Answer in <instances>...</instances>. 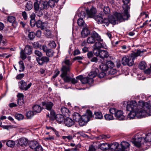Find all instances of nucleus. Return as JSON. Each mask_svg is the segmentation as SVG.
Instances as JSON below:
<instances>
[{
	"label": "nucleus",
	"instance_id": "nucleus-1",
	"mask_svg": "<svg viewBox=\"0 0 151 151\" xmlns=\"http://www.w3.org/2000/svg\"><path fill=\"white\" fill-rule=\"evenodd\" d=\"M151 115V101L148 103L139 101L138 103L133 101V116L134 118H142Z\"/></svg>",
	"mask_w": 151,
	"mask_h": 151
},
{
	"label": "nucleus",
	"instance_id": "nucleus-2",
	"mask_svg": "<svg viewBox=\"0 0 151 151\" xmlns=\"http://www.w3.org/2000/svg\"><path fill=\"white\" fill-rule=\"evenodd\" d=\"M123 7L124 9L123 13L122 14L117 12L115 13L114 14L115 17H111L109 18V23L114 25L116 23V20L120 22H122L128 19L130 17V15L128 12V7L126 5L123 6Z\"/></svg>",
	"mask_w": 151,
	"mask_h": 151
},
{
	"label": "nucleus",
	"instance_id": "nucleus-3",
	"mask_svg": "<svg viewBox=\"0 0 151 151\" xmlns=\"http://www.w3.org/2000/svg\"><path fill=\"white\" fill-rule=\"evenodd\" d=\"M40 2V1L37 0V2L35 3L34 7L36 11V13L39 14V16H42L43 14V9H47V6H44Z\"/></svg>",
	"mask_w": 151,
	"mask_h": 151
},
{
	"label": "nucleus",
	"instance_id": "nucleus-4",
	"mask_svg": "<svg viewBox=\"0 0 151 151\" xmlns=\"http://www.w3.org/2000/svg\"><path fill=\"white\" fill-rule=\"evenodd\" d=\"M72 63L69 60H65L63 63V67L62 68V71H63L62 75L66 74L67 72H69L71 68Z\"/></svg>",
	"mask_w": 151,
	"mask_h": 151
},
{
	"label": "nucleus",
	"instance_id": "nucleus-5",
	"mask_svg": "<svg viewBox=\"0 0 151 151\" xmlns=\"http://www.w3.org/2000/svg\"><path fill=\"white\" fill-rule=\"evenodd\" d=\"M87 115H85L82 116V119L83 122H80L81 125H84L90 120L91 118L93 117V115L91 111L89 110H87Z\"/></svg>",
	"mask_w": 151,
	"mask_h": 151
},
{
	"label": "nucleus",
	"instance_id": "nucleus-6",
	"mask_svg": "<svg viewBox=\"0 0 151 151\" xmlns=\"http://www.w3.org/2000/svg\"><path fill=\"white\" fill-rule=\"evenodd\" d=\"M19 86L20 90H27L29 89L32 85L31 83H30L27 86V83L24 80H22L19 82Z\"/></svg>",
	"mask_w": 151,
	"mask_h": 151
},
{
	"label": "nucleus",
	"instance_id": "nucleus-7",
	"mask_svg": "<svg viewBox=\"0 0 151 151\" xmlns=\"http://www.w3.org/2000/svg\"><path fill=\"white\" fill-rule=\"evenodd\" d=\"M142 137L139 134L135 135L133 138V143L135 146L138 147H139L141 146V142Z\"/></svg>",
	"mask_w": 151,
	"mask_h": 151
},
{
	"label": "nucleus",
	"instance_id": "nucleus-8",
	"mask_svg": "<svg viewBox=\"0 0 151 151\" xmlns=\"http://www.w3.org/2000/svg\"><path fill=\"white\" fill-rule=\"evenodd\" d=\"M82 116H81L78 113L75 112L74 113L73 115V120L77 122H78L79 124L81 126H83V125H81L80 124V122H83V120L82 119Z\"/></svg>",
	"mask_w": 151,
	"mask_h": 151
},
{
	"label": "nucleus",
	"instance_id": "nucleus-9",
	"mask_svg": "<svg viewBox=\"0 0 151 151\" xmlns=\"http://www.w3.org/2000/svg\"><path fill=\"white\" fill-rule=\"evenodd\" d=\"M36 60L38 64L40 65H42L44 63H47L49 60V58L46 56H43L40 58H37Z\"/></svg>",
	"mask_w": 151,
	"mask_h": 151
},
{
	"label": "nucleus",
	"instance_id": "nucleus-10",
	"mask_svg": "<svg viewBox=\"0 0 151 151\" xmlns=\"http://www.w3.org/2000/svg\"><path fill=\"white\" fill-rule=\"evenodd\" d=\"M76 79L79 80L82 84L88 83L89 84H90L92 83L89 82V78H88V77H83L82 75H80L77 76Z\"/></svg>",
	"mask_w": 151,
	"mask_h": 151
},
{
	"label": "nucleus",
	"instance_id": "nucleus-11",
	"mask_svg": "<svg viewBox=\"0 0 151 151\" xmlns=\"http://www.w3.org/2000/svg\"><path fill=\"white\" fill-rule=\"evenodd\" d=\"M132 101H131L129 102H127L126 107L127 110L128 111H130L127 116V118L128 119H129V120H130L132 119V117L131 116V115L132 114Z\"/></svg>",
	"mask_w": 151,
	"mask_h": 151
},
{
	"label": "nucleus",
	"instance_id": "nucleus-12",
	"mask_svg": "<svg viewBox=\"0 0 151 151\" xmlns=\"http://www.w3.org/2000/svg\"><path fill=\"white\" fill-rule=\"evenodd\" d=\"M42 104L44 108L48 111L51 110L54 105V104L51 102H42Z\"/></svg>",
	"mask_w": 151,
	"mask_h": 151
},
{
	"label": "nucleus",
	"instance_id": "nucleus-13",
	"mask_svg": "<svg viewBox=\"0 0 151 151\" xmlns=\"http://www.w3.org/2000/svg\"><path fill=\"white\" fill-rule=\"evenodd\" d=\"M129 144L127 142H123L119 145V150L121 151H126V149L129 147Z\"/></svg>",
	"mask_w": 151,
	"mask_h": 151
},
{
	"label": "nucleus",
	"instance_id": "nucleus-14",
	"mask_svg": "<svg viewBox=\"0 0 151 151\" xmlns=\"http://www.w3.org/2000/svg\"><path fill=\"white\" fill-rule=\"evenodd\" d=\"M64 123L66 126L70 127L74 124V122L71 118L67 117L65 119Z\"/></svg>",
	"mask_w": 151,
	"mask_h": 151
},
{
	"label": "nucleus",
	"instance_id": "nucleus-15",
	"mask_svg": "<svg viewBox=\"0 0 151 151\" xmlns=\"http://www.w3.org/2000/svg\"><path fill=\"white\" fill-rule=\"evenodd\" d=\"M109 149L111 151H114L119 150V145L117 142H114L111 145L109 144Z\"/></svg>",
	"mask_w": 151,
	"mask_h": 151
},
{
	"label": "nucleus",
	"instance_id": "nucleus-16",
	"mask_svg": "<svg viewBox=\"0 0 151 151\" xmlns=\"http://www.w3.org/2000/svg\"><path fill=\"white\" fill-rule=\"evenodd\" d=\"M115 116L120 120H123L124 118V116L123 115V112L121 110L117 111L115 114Z\"/></svg>",
	"mask_w": 151,
	"mask_h": 151
},
{
	"label": "nucleus",
	"instance_id": "nucleus-17",
	"mask_svg": "<svg viewBox=\"0 0 151 151\" xmlns=\"http://www.w3.org/2000/svg\"><path fill=\"white\" fill-rule=\"evenodd\" d=\"M86 13L89 17L91 18H94L96 12V9L94 8H92L90 10H86Z\"/></svg>",
	"mask_w": 151,
	"mask_h": 151
},
{
	"label": "nucleus",
	"instance_id": "nucleus-18",
	"mask_svg": "<svg viewBox=\"0 0 151 151\" xmlns=\"http://www.w3.org/2000/svg\"><path fill=\"white\" fill-rule=\"evenodd\" d=\"M97 75V73L95 71H92L90 72L88 75V78L89 79V81L90 82L93 83V78L95 77Z\"/></svg>",
	"mask_w": 151,
	"mask_h": 151
},
{
	"label": "nucleus",
	"instance_id": "nucleus-19",
	"mask_svg": "<svg viewBox=\"0 0 151 151\" xmlns=\"http://www.w3.org/2000/svg\"><path fill=\"white\" fill-rule=\"evenodd\" d=\"M84 27L81 32V34L82 37H85L90 34V32L88 28L86 27Z\"/></svg>",
	"mask_w": 151,
	"mask_h": 151
},
{
	"label": "nucleus",
	"instance_id": "nucleus-20",
	"mask_svg": "<svg viewBox=\"0 0 151 151\" xmlns=\"http://www.w3.org/2000/svg\"><path fill=\"white\" fill-rule=\"evenodd\" d=\"M129 59L126 57H124L123 58L122 60V63L124 65H128L129 66H132V63L130 62L129 63Z\"/></svg>",
	"mask_w": 151,
	"mask_h": 151
},
{
	"label": "nucleus",
	"instance_id": "nucleus-21",
	"mask_svg": "<svg viewBox=\"0 0 151 151\" xmlns=\"http://www.w3.org/2000/svg\"><path fill=\"white\" fill-rule=\"evenodd\" d=\"M109 56L108 52L105 50H101L100 54V58L102 59L106 58Z\"/></svg>",
	"mask_w": 151,
	"mask_h": 151
},
{
	"label": "nucleus",
	"instance_id": "nucleus-22",
	"mask_svg": "<svg viewBox=\"0 0 151 151\" xmlns=\"http://www.w3.org/2000/svg\"><path fill=\"white\" fill-rule=\"evenodd\" d=\"M146 51V50H138L135 52L133 53V60L135 58L139 56H142L143 53Z\"/></svg>",
	"mask_w": 151,
	"mask_h": 151
},
{
	"label": "nucleus",
	"instance_id": "nucleus-23",
	"mask_svg": "<svg viewBox=\"0 0 151 151\" xmlns=\"http://www.w3.org/2000/svg\"><path fill=\"white\" fill-rule=\"evenodd\" d=\"M27 139L24 138H22L18 140V143L21 146L26 145L27 143Z\"/></svg>",
	"mask_w": 151,
	"mask_h": 151
},
{
	"label": "nucleus",
	"instance_id": "nucleus-24",
	"mask_svg": "<svg viewBox=\"0 0 151 151\" xmlns=\"http://www.w3.org/2000/svg\"><path fill=\"white\" fill-rule=\"evenodd\" d=\"M94 18L98 24H102L103 19L102 14L96 15Z\"/></svg>",
	"mask_w": 151,
	"mask_h": 151
},
{
	"label": "nucleus",
	"instance_id": "nucleus-25",
	"mask_svg": "<svg viewBox=\"0 0 151 151\" xmlns=\"http://www.w3.org/2000/svg\"><path fill=\"white\" fill-rule=\"evenodd\" d=\"M69 72H67L66 73V75H62L63 74V71H62V73L60 75L61 77L63 78L65 82H69L71 81V78L69 76H67Z\"/></svg>",
	"mask_w": 151,
	"mask_h": 151
},
{
	"label": "nucleus",
	"instance_id": "nucleus-26",
	"mask_svg": "<svg viewBox=\"0 0 151 151\" xmlns=\"http://www.w3.org/2000/svg\"><path fill=\"white\" fill-rule=\"evenodd\" d=\"M61 111L63 116H67L69 115V110L65 107L61 108Z\"/></svg>",
	"mask_w": 151,
	"mask_h": 151
},
{
	"label": "nucleus",
	"instance_id": "nucleus-27",
	"mask_svg": "<svg viewBox=\"0 0 151 151\" xmlns=\"http://www.w3.org/2000/svg\"><path fill=\"white\" fill-rule=\"evenodd\" d=\"M96 42L94 46H95V47L97 49H100L101 48H104V44L103 43V40H102V41H99Z\"/></svg>",
	"mask_w": 151,
	"mask_h": 151
},
{
	"label": "nucleus",
	"instance_id": "nucleus-28",
	"mask_svg": "<svg viewBox=\"0 0 151 151\" xmlns=\"http://www.w3.org/2000/svg\"><path fill=\"white\" fill-rule=\"evenodd\" d=\"M32 47L29 45H27L25 48V51L26 53L28 55H29L32 53Z\"/></svg>",
	"mask_w": 151,
	"mask_h": 151
},
{
	"label": "nucleus",
	"instance_id": "nucleus-29",
	"mask_svg": "<svg viewBox=\"0 0 151 151\" xmlns=\"http://www.w3.org/2000/svg\"><path fill=\"white\" fill-rule=\"evenodd\" d=\"M93 117L96 119H102L103 115L101 112H95Z\"/></svg>",
	"mask_w": 151,
	"mask_h": 151
},
{
	"label": "nucleus",
	"instance_id": "nucleus-30",
	"mask_svg": "<svg viewBox=\"0 0 151 151\" xmlns=\"http://www.w3.org/2000/svg\"><path fill=\"white\" fill-rule=\"evenodd\" d=\"M55 118L56 120L60 123H63L64 122V121L65 119L64 116L61 114L57 115Z\"/></svg>",
	"mask_w": 151,
	"mask_h": 151
},
{
	"label": "nucleus",
	"instance_id": "nucleus-31",
	"mask_svg": "<svg viewBox=\"0 0 151 151\" xmlns=\"http://www.w3.org/2000/svg\"><path fill=\"white\" fill-rule=\"evenodd\" d=\"M32 108L33 111L35 113H40L42 110L41 106L38 104L34 105L32 107Z\"/></svg>",
	"mask_w": 151,
	"mask_h": 151
},
{
	"label": "nucleus",
	"instance_id": "nucleus-32",
	"mask_svg": "<svg viewBox=\"0 0 151 151\" xmlns=\"http://www.w3.org/2000/svg\"><path fill=\"white\" fill-rule=\"evenodd\" d=\"M39 144L37 141H30L29 143V146L32 149L34 150L37 145Z\"/></svg>",
	"mask_w": 151,
	"mask_h": 151
},
{
	"label": "nucleus",
	"instance_id": "nucleus-33",
	"mask_svg": "<svg viewBox=\"0 0 151 151\" xmlns=\"http://www.w3.org/2000/svg\"><path fill=\"white\" fill-rule=\"evenodd\" d=\"M109 144L106 143L101 144L100 145V149L103 150L107 151L109 150Z\"/></svg>",
	"mask_w": 151,
	"mask_h": 151
},
{
	"label": "nucleus",
	"instance_id": "nucleus-34",
	"mask_svg": "<svg viewBox=\"0 0 151 151\" xmlns=\"http://www.w3.org/2000/svg\"><path fill=\"white\" fill-rule=\"evenodd\" d=\"M91 36L94 37L97 41H101L102 39L101 38L100 36L95 31H93L91 34Z\"/></svg>",
	"mask_w": 151,
	"mask_h": 151
},
{
	"label": "nucleus",
	"instance_id": "nucleus-35",
	"mask_svg": "<svg viewBox=\"0 0 151 151\" xmlns=\"http://www.w3.org/2000/svg\"><path fill=\"white\" fill-rule=\"evenodd\" d=\"M36 26L38 28H41L42 30L44 29L45 28V27L44 25V24L40 20H38L36 22Z\"/></svg>",
	"mask_w": 151,
	"mask_h": 151
},
{
	"label": "nucleus",
	"instance_id": "nucleus-36",
	"mask_svg": "<svg viewBox=\"0 0 151 151\" xmlns=\"http://www.w3.org/2000/svg\"><path fill=\"white\" fill-rule=\"evenodd\" d=\"M33 6L32 3L30 1H28L26 4L25 10L26 11H29L32 9Z\"/></svg>",
	"mask_w": 151,
	"mask_h": 151
},
{
	"label": "nucleus",
	"instance_id": "nucleus-37",
	"mask_svg": "<svg viewBox=\"0 0 151 151\" xmlns=\"http://www.w3.org/2000/svg\"><path fill=\"white\" fill-rule=\"evenodd\" d=\"M77 23L79 26L86 27V24H85L83 19L81 18H80L78 20Z\"/></svg>",
	"mask_w": 151,
	"mask_h": 151
},
{
	"label": "nucleus",
	"instance_id": "nucleus-38",
	"mask_svg": "<svg viewBox=\"0 0 151 151\" xmlns=\"http://www.w3.org/2000/svg\"><path fill=\"white\" fill-rule=\"evenodd\" d=\"M87 43L88 44H93L96 41V39L94 37L90 36L87 39Z\"/></svg>",
	"mask_w": 151,
	"mask_h": 151
},
{
	"label": "nucleus",
	"instance_id": "nucleus-39",
	"mask_svg": "<svg viewBox=\"0 0 151 151\" xmlns=\"http://www.w3.org/2000/svg\"><path fill=\"white\" fill-rule=\"evenodd\" d=\"M50 115L49 114H48L47 115V116H48L49 117H50V119L52 120L53 119H55L56 116L55 115V113L54 111L52 109L51 110H50Z\"/></svg>",
	"mask_w": 151,
	"mask_h": 151
},
{
	"label": "nucleus",
	"instance_id": "nucleus-40",
	"mask_svg": "<svg viewBox=\"0 0 151 151\" xmlns=\"http://www.w3.org/2000/svg\"><path fill=\"white\" fill-rule=\"evenodd\" d=\"M100 68L101 70L102 71H106L108 69V66L106 65V63H102L100 66Z\"/></svg>",
	"mask_w": 151,
	"mask_h": 151
},
{
	"label": "nucleus",
	"instance_id": "nucleus-41",
	"mask_svg": "<svg viewBox=\"0 0 151 151\" xmlns=\"http://www.w3.org/2000/svg\"><path fill=\"white\" fill-rule=\"evenodd\" d=\"M15 142L14 141L12 140L8 141L6 143V145L8 147H13L15 145Z\"/></svg>",
	"mask_w": 151,
	"mask_h": 151
},
{
	"label": "nucleus",
	"instance_id": "nucleus-42",
	"mask_svg": "<svg viewBox=\"0 0 151 151\" xmlns=\"http://www.w3.org/2000/svg\"><path fill=\"white\" fill-rule=\"evenodd\" d=\"M19 72H20L23 71L25 68L23 62L22 61H20L19 62Z\"/></svg>",
	"mask_w": 151,
	"mask_h": 151
},
{
	"label": "nucleus",
	"instance_id": "nucleus-43",
	"mask_svg": "<svg viewBox=\"0 0 151 151\" xmlns=\"http://www.w3.org/2000/svg\"><path fill=\"white\" fill-rule=\"evenodd\" d=\"M146 67V63L145 62L142 61L140 63L139 68L140 69L144 70Z\"/></svg>",
	"mask_w": 151,
	"mask_h": 151
},
{
	"label": "nucleus",
	"instance_id": "nucleus-44",
	"mask_svg": "<svg viewBox=\"0 0 151 151\" xmlns=\"http://www.w3.org/2000/svg\"><path fill=\"white\" fill-rule=\"evenodd\" d=\"M35 114V112L33 111H29L27 113L26 116L28 119H30Z\"/></svg>",
	"mask_w": 151,
	"mask_h": 151
},
{
	"label": "nucleus",
	"instance_id": "nucleus-45",
	"mask_svg": "<svg viewBox=\"0 0 151 151\" xmlns=\"http://www.w3.org/2000/svg\"><path fill=\"white\" fill-rule=\"evenodd\" d=\"M53 51L52 50L49 49L47 51L46 55L48 57H51L53 55Z\"/></svg>",
	"mask_w": 151,
	"mask_h": 151
},
{
	"label": "nucleus",
	"instance_id": "nucleus-46",
	"mask_svg": "<svg viewBox=\"0 0 151 151\" xmlns=\"http://www.w3.org/2000/svg\"><path fill=\"white\" fill-rule=\"evenodd\" d=\"M104 116L106 119L107 120H111L114 119L113 116L112 114H106Z\"/></svg>",
	"mask_w": 151,
	"mask_h": 151
},
{
	"label": "nucleus",
	"instance_id": "nucleus-47",
	"mask_svg": "<svg viewBox=\"0 0 151 151\" xmlns=\"http://www.w3.org/2000/svg\"><path fill=\"white\" fill-rule=\"evenodd\" d=\"M32 45L34 48L37 49L41 47V45L37 42H34L32 44Z\"/></svg>",
	"mask_w": 151,
	"mask_h": 151
},
{
	"label": "nucleus",
	"instance_id": "nucleus-48",
	"mask_svg": "<svg viewBox=\"0 0 151 151\" xmlns=\"http://www.w3.org/2000/svg\"><path fill=\"white\" fill-rule=\"evenodd\" d=\"M101 50L99 49H97L95 48L93 50V53L96 56H99L100 57V54Z\"/></svg>",
	"mask_w": 151,
	"mask_h": 151
},
{
	"label": "nucleus",
	"instance_id": "nucleus-49",
	"mask_svg": "<svg viewBox=\"0 0 151 151\" xmlns=\"http://www.w3.org/2000/svg\"><path fill=\"white\" fill-rule=\"evenodd\" d=\"M144 139L146 142H151V134H147Z\"/></svg>",
	"mask_w": 151,
	"mask_h": 151
},
{
	"label": "nucleus",
	"instance_id": "nucleus-50",
	"mask_svg": "<svg viewBox=\"0 0 151 151\" xmlns=\"http://www.w3.org/2000/svg\"><path fill=\"white\" fill-rule=\"evenodd\" d=\"M15 118L19 120L22 119L24 118V116L21 114H17L15 116Z\"/></svg>",
	"mask_w": 151,
	"mask_h": 151
},
{
	"label": "nucleus",
	"instance_id": "nucleus-51",
	"mask_svg": "<svg viewBox=\"0 0 151 151\" xmlns=\"http://www.w3.org/2000/svg\"><path fill=\"white\" fill-rule=\"evenodd\" d=\"M15 17L14 16H9L8 17V21L11 23H14L15 21Z\"/></svg>",
	"mask_w": 151,
	"mask_h": 151
},
{
	"label": "nucleus",
	"instance_id": "nucleus-52",
	"mask_svg": "<svg viewBox=\"0 0 151 151\" xmlns=\"http://www.w3.org/2000/svg\"><path fill=\"white\" fill-rule=\"evenodd\" d=\"M117 71L116 69L112 68H111L109 71V73L110 75H114L116 73Z\"/></svg>",
	"mask_w": 151,
	"mask_h": 151
},
{
	"label": "nucleus",
	"instance_id": "nucleus-53",
	"mask_svg": "<svg viewBox=\"0 0 151 151\" xmlns=\"http://www.w3.org/2000/svg\"><path fill=\"white\" fill-rule=\"evenodd\" d=\"M104 13L105 14H107L110 13L109 8L108 6L104 7L103 9Z\"/></svg>",
	"mask_w": 151,
	"mask_h": 151
},
{
	"label": "nucleus",
	"instance_id": "nucleus-54",
	"mask_svg": "<svg viewBox=\"0 0 151 151\" xmlns=\"http://www.w3.org/2000/svg\"><path fill=\"white\" fill-rule=\"evenodd\" d=\"M62 138L65 141H66L67 139L68 140H70L72 139L73 138V137L72 135H68L67 136H63Z\"/></svg>",
	"mask_w": 151,
	"mask_h": 151
},
{
	"label": "nucleus",
	"instance_id": "nucleus-55",
	"mask_svg": "<svg viewBox=\"0 0 151 151\" xmlns=\"http://www.w3.org/2000/svg\"><path fill=\"white\" fill-rule=\"evenodd\" d=\"M35 34L33 32H29L28 34V37L31 40H33L35 38Z\"/></svg>",
	"mask_w": 151,
	"mask_h": 151
},
{
	"label": "nucleus",
	"instance_id": "nucleus-56",
	"mask_svg": "<svg viewBox=\"0 0 151 151\" xmlns=\"http://www.w3.org/2000/svg\"><path fill=\"white\" fill-rule=\"evenodd\" d=\"M106 65L108 66V68H112L114 66V63L111 60L107 61L106 62Z\"/></svg>",
	"mask_w": 151,
	"mask_h": 151
},
{
	"label": "nucleus",
	"instance_id": "nucleus-57",
	"mask_svg": "<svg viewBox=\"0 0 151 151\" xmlns=\"http://www.w3.org/2000/svg\"><path fill=\"white\" fill-rule=\"evenodd\" d=\"M35 151H43V149L41 145L38 144L34 149Z\"/></svg>",
	"mask_w": 151,
	"mask_h": 151
},
{
	"label": "nucleus",
	"instance_id": "nucleus-58",
	"mask_svg": "<svg viewBox=\"0 0 151 151\" xmlns=\"http://www.w3.org/2000/svg\"><path fill=\"white\" fill-rule=\"evenodd\" d=\"M34 53L36 55L39 57H41L42 55V52L38 50H35V51Z\"/></svg>",
	"mask_w": 151,
	"mask_h": 151
},
{
	"label": "nucleus",
	"instance_id": "nucleus-59",
	"mask_svg": "<svg viewBox=\"0 0 151 151\" xmlns=\"http://www.w3.org/2000/svg\"><path fill=\"white\" fill-rule=\"evenodd\" d=\"M20 57L23 60L27 58L26 55L24 53L23 50H22L20 52Z\"/></svg>",
	"mask_w": 151,
	"mask_h": 151
},
{
	"label": "nucleus",
	"instance_id": "nucleus-60",
	"mask_svg": "<svg viewBox=\"0 0 151 151\" xmlns=\"http://www.w3.org/2000/svg\"><path fill=\"white\" fill-rule=\"evenodd\" d=\"M109 19L106 18H104L103 19L102 24H104L106 26H107L109 25Z\"/></svg>",
	"mask_w": 151,
	"mask_h": 151
},
{
	"label": "nucleus",
	"instance_id": "nucleus-61",
	"mask_svg": "<svg viewBox=\"0 0 151 151\" xmlns=\"http://www.w3.org/2000/svg\"><path fill=\"white\" fill-rule=\"evenodd\" d=\"M17 104L19 106H22L24 104L23 99H18Z\"/></svg>",
	"mask_w": 151,
	"mask_h": 151
},
{
	"label": "nucleus",
	"instance_id": "nucleus-62",
	"mask_svg": "<svg viewBox=\"0 0 151 151\" xmlns=\"http://www.w3.org/2000/svg\"><path fill=\"white\" fill-rule=\"evenodd\" d=\"M45 35L48 37L50 36L51 33L49 29H46L45 32Z\"/></svg>",
	"mask_w": 151,
	"mask_h": 151
},
{
	"label": "nucleus",
	"instance_id": "nucleus-63",
	"mask_svg": "<svg viewBox=\"0 0 151 151\" xmlns=\"http://www.w3.org/2000/svg\"><path fill=\"white\" fill-rule=\"evenodd\" d=\"M49 44L51 47L55 48L56 47V45L54 41H50L49 43Z\"/></svg>",
	"mask_w": 151,
	"mask_h": 151
},
{
	"label": "nucleus",
	"instance_id": "nucleus-64",
	"mask_svg": "<svg viewBox=\"0 0 151 151\" xmlns=\"http://www.w3.org/2000/svg\"><path fill=\"white\" fill-rule=\"evenodd\" d=\"M22 15L24 20H26L27 19V13L25 11L22 12Z\"/></svg>",
	"mask_w": 151,
	"mask_h": 151
}]
</instances>
